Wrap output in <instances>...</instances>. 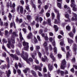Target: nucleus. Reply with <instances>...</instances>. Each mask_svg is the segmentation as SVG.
Returning <instances> with one entry per match:
<instances>
[{
	"label": "nucleus",
	"instance_id": "obj_1",
	"mask_svg": "<svg viewBox=\"0 0 77 77\" xmlns=\"http://www.w3.org/2000/svg\"><path fill=\"white\" fill-rule=\"evenodd\" d=\"M21 56L22 57L24 60L26 61V62L30 64V62H33V59L32 58H29L28 59V54L27 53H24V51H22V54H21Z\"/></svg>",
	"mask_w": 77,
	"mask_h": 77
},
{
	"label": "nucleus",
	"instance_id": "obj_2",
	"mask_svg": "<svg viewBox=\"0 0 77 77\" xmlns=\"http://www.w3.org/2000/svg\"><path fill=\"white\" fill-rule=\"evenodd\" d=\"M23 45L25 46L24 48V50H26V51H28L29 50V43L27 42H23Z\"/></svg>",
	"mask_w": 77,
	"mask_h": 77
},
{
	"label": "nucleus",
	"instance_id": "obj_3",
	"mask_svg": "<svg viewBox=\"0 0 77 77\" xmlns=\"http://www.w3.org/2000/svg\"><path fill=\"white\" fill-rule=\"evenodd\" d=\"M65 66H66V61H65V60H63L62 61L60 66L61 69H65Z\"/></svg>",
	"mask_w": 77,
	"mask_h": 77
},
{
	"label": "nucleus",
	"instance_id": "obj_4",
	"mask_svg": "<svg viewBox=\"0 0 77 77\" xmlns=\"http://www.w3.org/2000/svg\"><path fill=\"white\" fill-rule=\"evenodd\" d=\"M20 9V12H21V14L23 13V7L22 6H20L19 5L17 8V11H19Z\"/></svg>",
	"mask_w": 77,
	"mask_h": 77
},
{
	"label": "nucleus",
	"instance_id": "obj_5",
	"mask_svg": "<svg viewBox=\"0 0 77 77\" xmlns=\"http://www.w3.org/2000/svg\"><path fill=\"white\" fill-rule=\"evenodd\" d=\"M72 14L75 17V18L73 17L72 18V21H74V20H77V14H75L72 13Z\"/></svg>",
	"mask_w": 77,
	"mask_h": 77
},
{
	"label": "nucleus",
	"instance_id": "obj_6",
	"mask_svg": "<svg viewBox=\"0 0 77 77\" xmlns=\"http://www.w3.org/2000/svg\"><path fill=\"white\" fill-rule=\"evenodd\" d=\"M52 44L54 47V53H56V52L57 51V49H56V48L55 47V45L56 44V43H55V41H54L53 42H52Z\"/></svg>",
	"mask_w": 77,
	"mask_h": 77
},
{
	"label": "nucleus",
	"instance_id": "obj_7",
	"mask_svg": "<svg viewBox=\"0 0 77 77\" xmlns=\"http://www.w3.org/2000/svg\"><path fill=\"white\" fill-rule=\"evenodd\" d=\"M16 21L17 23H21L23 22V19H20L19 20L18 17H17L16 19Z\"/></svg>",
	"mask_w": 77,
	"mask_h": 77
},
{
	"label": "nucleus",
	"instance_id": "obj_8",
	"mask_svg": "<svg viewBox=\"0 0 77 77\" xmlns=\"http://www.w3.org/2000/svg\"><path fill=\"white\" fill-rule=\"evenodd\" d=\"M6 74L7 75V77H9L11 74V72L10 70H8V71H6Z\"/></svg>",
	"mask_w": 77,
	"mask_h": 77
},
{
	"label": "nucleus",
	"instance_id": "obj_9",
	"mask_svg": "<svg viewBox=\"0 0 77 77\" xmlns=\"http://www.w3.org/2000/svg\"><path fill=\"white\" fill-rule=\"evenodd\" d=\"M55 12H57V19L58 20H59V21H60V14L59 13V12L57 11V10H55Z\"/></svg>",
	"mask_w": 77,
	"mask_h": 77
},
{
	"label": "nucleus",
	"instance_id": "obj_10",
	"mask_svg": "<svg viewBox=\"0 0 77 77\" xmlns=\"http://www.w3.org/2000/svg\"><path fill=\"white\" fill-rule=\"evenodd\" d=\"M64 8H65V9H66V8H67V11H68L69 13H71V11L70 10V8L69 7H68L67 6V5H65L64 6Z\"/></svg>",
	"mask_w": 77,
	"mask_h": 77
},
{
	"label": "nucleus",
	"instance_id": "obj_11",
	"mask_svg": "<svg viewBox=\"0 0 77 77\" xmlns=\"http://www.w3.org/2000/svg\"><path fill=\"white\" fill-rule=\"evenodd\" d=\"M32 36H33L32 33L31 31H30L28 34V35L27 36V38L28 39H30V37H32Z\"/></svg>",
	"mask_w": 77,
	"mask_h": 77
},
{
	"label": "nucleus",
	"instance_id": "obj_12",
	"mask_svg": "<svg viewBox=\"0 0 77 77\" xmlns=\"http://www.w3.org/2000/svg\"><path fill=\"white\" fill-rule=\"evenodd\" d=\"M31 73L34 76V77H37V75H36V72L33 71V70H32L31 71Z\"/></svg>",
	"mask_w": 77,
	"mask_h": 77
},
{
	"label": "nucleus",
	"instance_id": "obj_13",
	"mask_svg": "<svg viewBox=\"0 0 77 77\" xmlns=\"http://www.w3.org/2000/svg\"><path fill=\"white\" fill-rule=\"evenodd\" d=\"M67 39H68V42L69 44H72V43H73V41L71 39L69 38H68Z\"/></svg>",
	"mask_w": 77,
	"mask_h": 77
},
{
	"label": "nucleus",
	"instance_id": "obj_14",
	"mask_svg": "<svg viewBox=\"0 0 77 77\" xmlns=\"http://www.w3.org/2000/svg\"><path fill=\"white\" fill-rule=\"evenodd\" d=\"M73 49L74 51H76L77 50V46L75 44H74Z\"/></svg>",
	"mask_w": 77,
	"mask_h": 77
},
{
	"label": "nucleus",
	"instance_id": "obj_15",
	"mask_svg": "<svg viewBox=\"0 0 77 77\" xmlns=\"http://www.w3.org/2000/svg\"><path fill=\"white\" fill-rule=\"evenodd\" d=\"M68 35L70 37H71V38H73V37H74V34H73V33L72 32H71L69 33Z\"/></svg>",
	"mask_w": 77,
	"mask_h": 77
},
{
	"label": "nucleus",
	"instance_id": "obj_16",
	"mask_svg": "<svg viewBox=\"0 0 77 77\" xmlns=\"http://www.w3.org/2000/svg\"><path fill=\"white\" fill-rule=\"evenodd\" d=\"M19 35H20V40L21 41H22V40H23V37L22 36V34H21V32L20 33Z\"/></svg>",
	"mask_w": 77,
	"mask_h": 77
},
{
	"label": "nucleus",
	"instance_id": "obj_17",
	"mask_svg": "<svg viewBox=\"0 0 77 77\" xmlns=\"http://www.w3.org/2000/svg\"><path fill=\"white\" fill-rule=\"evenodd\" d=\"M13 25L15 29H16V26H15V23H11L10 24V27H12L13 26Z\"/></svg>",
	"mask_w": 77,
	"mask_h": 77
},
{
	"label": "nucleus",
	"instance_id": "obj_18",
	"mask_svg": "<svg viewBox=\"0 0 77 77\" xmlns=\"http://www.w3.org/2000/svg\"><path fill=\"white\" fill-rule=\"evenodd\" d=\"M23 71L24 73H27V71H30V69L28 68H27L26 69L24 70Z\"/></svg>",
	"mask_w": 77,
	"mask_h": 77
},
{
	"label": "nucleus",
	"instance_id": "obj_19",
	"mask_svg": "<svg viewBox=\"0 0 77 77\" xmlns=\"http://www.w3.org/2000/svg\"><path fill=\"white\" fill-rule=\"evenodd\" d=\"M11 42L13 44H15V39L14 37H13V36H12Z\"/></svg>",
	"mask_w": 77,
	"mask_h": 77
},
{
	"label": "nucleus",
	"instance_id": "obj_20",
	"mask_svg": "<svg viewBox=\"0 0 77 77\" xmlns=\"http://www.w3.org/2000/svg\"><path fill=\"white\" fill-rule=\"evenodd\" d=\"M10 45H11V42L9 41L8 43L7 44V47L9 48H11L10 47Z\"/></svg>",
	"mask_w": 77,
	"mask_h": 77
},
{
	"label": "nucleus",
	"instance_id": "obj_21",
	"mask_svg": "<svg viewBox=\"0 0 77 77\" xmlns=\"http://www.w3.org/2000/svg\"><path fill=\"white\" fill-rule=\"evenodd\" d=\"M31 5H32V6H33V7L34 8V9L36 8V6H35V5L34 4H33V2L32 1V0H31Z\"/></svg>",
	"mask_w": 77,
	"mask_h": 77
},
{
	"label": "nucleus",
	"instance_id": "obj_22",
	"mask_svg": "<svg viewBox=\"0 0 77 77\" xmlns=\"http://www.w3.org/2000/svg\"><path fill=\"white\" fill-rule=\"evenodd\" d=\"M54 28H55V30L56 32L58 31V27L56 25L54 26Z\"/></svg>",
	"mask_w": 77,
	"mask_h": 77
},
{
	"label": "nucleus",
	"instance_id": "obj_23",
	"mask_svg": "<svg viewBox=\"0 0 77 77\" xmlns=\"http://www.w3.org/2000/svg\"><path fill=\"white\" fill-rule=\"evenodd\" d=\"M13 59H15L16 60H18L19 59V58L17 57V56L14 55Z\"/></svg>",
	"mask_w": 77,
	"mask_h": 77
},
{
	"label": "nucleus",
	"instance_id": "obj_24",
	"mask_svg": "<svg viewBox=\"0 0 77 77\" xmlns=\"http://www.w3.org/2000/svg\"><path fill=\"white\" fill-rule=\"evenodd\" d=\"M70 6L71 7V8H75V6H76V5H75V3H73V4H71L70 5Z\"/></svg>",
	"mask_w": 77,
	"mask_h": 77
},
{
	"label": "nucleus",
	"instance_id": "obj_25",
	"mask_svg": "<svg viewBox=\"0 0 77 77\" xmlns=\"http://www.w3.org/2000/svg\"><path fill=\"white\" fill-rule=\"evenodd\" d=\"M17 36V33L14 32H13V35L12 36H13V38H14V37H15V36Z\"/></svg>",
	"mask_w": 77,
	"mask_h": 77
},
{
	"label": "nucleus",
	"instance_id": "obj_26",
	"mask_svg": "<svg viewBox=\"0 0 77 77\" xmlns=\"http://www.w3.org/2000/svg\"><path fill=\"white\" fill-rule=\"evenodd\" d=\"M66 29L68 30V31H69L71 29V27L69 26H66Z\"/></svg>",
	"mask_w": 77,
	"mask_h": 77
},
{
	"label": "nucleus",
	"instance_id": "obj_27",
	"mask_svg": "<svg viewBox=\"0 0 77 77\" xmlns=\"http://www.w3.org/2000/svg\"><path fill=\"white\" fill-rule=\"evenodd\" d=\"M57 5L59 8H61V7H62V5L59 2L57 3Z\"/></svg>",
	"mask_w": 77,
	"mask_h": 77
},
{
	"label": "nucleus",
	"instance_id": "obj_28",
	"mask_svg": "<svg viewBox=\"0 0 77 77\" xmlns=\"http://www.w3.org/2000/svg\"><path fill=\"white\" fill-rule=\"evenodd\" d=\"M60 44L61 45H63V40H61V42H60Z\"/></svg>",
	"mask_w": 77,
	"mask_h": 77
},
{
	"label": "nucleus",
	"instance_id": "obj_29",
	"mask_svg": "<svg viewBox=\"0 0 77 77\" xmlns=\"http://www.w3.org/2000/svg\"><path fill=\"white\" fill-rule=\"evenodd\" d=\"M48 22L49 23V25H51V19H49L48 20Z\"/></svg>",
	"mask_w": 77,
	"mask_h": 77
},
{
	"label": "nucleus",
	"instance_id": "obj_30",
	"mask_svg": "<svg viewBox=\"0 0 77 77\" xmlns=\"http://www.w3.org/2000/svg\"><path fill=\"white\" fill-rule=\"evenodd\" d=\"M8 17L10 18V20H11V18H12V15L11 13H9Z\"/></svg>",
	"mask_w": 77,
	"mask_h": 77
},
{
	"label": "nucleus",
	"instance_id": "obj_31",
	"mask_svg": "<svg viewBox=\"0 0 77 77\" xmlns=\"http://www.w3.org/2000/svg\"><path fill=\"white\" fill-rule=\"evenodd\" d=\"M47 42H45L43 44V46H44V47H47Z\"/></svg>",
	"mask_w": 77,
	"mask_h": 77
},
{
	"label": "nucleus",
	"instance_id": "obj_32",
	"mask_svg": "<svg viewBox=\"0 0 77 77\" xmlns=\"http://www.w3.org/2000/svg\"><path fill=\"white\" fill-rule=\"evenodd\" d=\"M27 19L29 20H30L31 19V16L30 15H28L27 16Z\"/></svg>",
	"mask_w": 77,
	"mask_h": 77
},
{
	"label": "nucleus",
	"instance_id": "obj_33",
	"mask_svg": "<svg viewBox=\"0 0 77 77\" xmlns=\"http://www.w3.org/2000/svg\"><path fill=\"white\" fill-rule=\"evenodd\" d=\"M38 20H39V17H35V20L36 21H38V22L39 21Z\"/></svg>",
	"mask_w": 77,
	"mask_h": 77
},
{
	"label": "nucleus",
	"instance_id": "obj_34",
	"mask_svg": "<svg viewBox=\"0 0 77 77\" xmlns=\"http://www.w3.org/2000/svg\"><path fill=\"white\" fill-rule=\"evenodd\" d=\"M38 56H39V57L40 58H41V56H42V54H41V53H40V52H38Z\"/></svg>",
	"mask_w": 77,
	"mask_h": 77
},
{
	"label": "nucleus",
	"instance_id": "obj_35",
	"mask_svg": "<svg viewBox=\"0 0 77 77\" xmlns=\"http://www.w3.org/2000/svg\"><path fill=\"white\" fill-rule=\"evenodd\" d=\"M46 17H49L50 15V13H47L46 14Z\"/></svg>",
	"mask_w": 77,
	"mask_h": 77
},
{
	"label": "nucleus",
	"instance_id": "obj_36",
	"mask_svg": "<svg viewBox=\"0 0 77 77\" xmlns=\"http://www.w3.org/2000/svg\"><path fill=\"white\" fill-rule=\"evenodd\" d=\"M17 72L19 75L21 74V70L20 69H18L17 71Z\"/></svg>",
	"mask_w": 77,
	"mask_h": 77
},
{
	"label": "nucleus",
	"instance_id": "obj_37",
	"mask_svg": "<svg viewBox=\"0 0 77 77\" xmlns=\"http://www.w3.org/2000/svg\"><path fill=\"white\" fill-rule=\"evenodd\" d=\"M7 66H6V67H5L4 66H2L0 67V68H1V69H5V68H6Z\"/></svg>",
	"mask_w": 77,
	"mask_h": 77
},
{
	"label": "nucleus",
	"instance_id": "obj_38",
	"mask_svg": "<svg viewBox=\"0 0 77 77\" xmlns=\"http://www.w3.org/2000/svg\"><path fill=\"white\" fill-rule=\"evenodd\" d=\"M69 52H68L66 55V58H68V57H69Z\"/></svg>",
	"mask_w": 77,
	"mask_h": 77
},
{
	"label": "nucleus",
	"instance_id": "obj_39",
	"mask_svg": "<svg viewBox=\"0 0 77 77\" xmlns=\"http://www.w3.org/2000/svg\"><path fill=\"white\" fill-rule=\"evenodd\" d=\"M39 21H40V23H41V21H42V20H43L42 19V17H39Z\"/></svg>",
	"mask_w": 77,
	"mask_h": 77
},
{
	"label": "nucleus",
	"instance_id": "obj_40",
	"mask_svg": "<svg viewBox=\"0 0 77 77\" xmlns=\"http://www.w3.org/2000/svg\"><path fill=\"white\" fill-rule=\"evenodd\" d=\"M23 31L25 33H26V29L25 28H23L22 29Z\"/></svg>",
	"mask_w": 77,
	"mask_h": 77
},
{
	"label": "nucleus",
	"instance_id": "obj_41",
	"mask_svg": "<svg viewBox=\"0 0 77 77\" xmlns=\"http://www.w3.org/2000/svg\"><path fill=\"white\" fill-rule=\"evenodd\" d=\"M37 38L39 41H41V38H40V37L38 35L37 36Z\"/></svg>",
	"mask_w": 77,
	"mask_h": 77
},
{
	"label": "nucleus",
	"instance_id": "obj_42",
	"mask_svg": "<svg viewBox=\"0 0 77 77\" xmlns=\"http://www.w3.org/2000/svg\"><path fill=\"white\" fill-rule=\"evenodd\" d=\"M65 16L66 18H69V15L68 14H66Z\"/></svg>",
	"mask_w": 77,
	"mask_h": 77
},
{
	"label": "nucleus",
	"instance_id": "obj_43",
	"mask_svg": "<svg viewBox=\"0 0 77 77\" xmlns=\"http://www.w3.org/2000/svg\"><path fill=\"white\" fill-rule=\"evenodd\" d=\"M2 42L4 43H6L7 42V41L5 39H3L2 40Z\"/></svg>",
	"mask_w": 77,
	"mask_h": 77
},
{
	"label": "nucleus",
	"instance_id": "obj_44",
	"mask_svg": "<svg viewBox=\"0 0 77 77\" xmlns=\"http://www.w3.org/2000/svg\"><path fill=\"white\" fill-rule=\"evenodd\" d=\"M60 72L61 73V75H62V76H63V75L64 74V72H63V71H61Z\"/></svg>",
	"mask_w": 77,
	"mask_h": 77
},
{
	"label": "nucleus",
	"instance_id": "obj_45",
	"mask_svg": "<svg viewBox=\"0 0 77 77\" xmlns=\"http://www.w3.org/2000/svg\"><path fill=\"white\" fill-rule=\"evenodd\" d=\"M42 29H40L39 31V33H40V34H42Z\"/></svg>",
	"mask_w": 77,
	"mask_h": 77
},
{
	"label": "nucleus",
	"instance_id": "obj_46",
	"mask_svg": "<svg viewBox=\"0 0 77 77\" xmlns=\"http://www.w3.org/2000/svg\"><path fill=\"white\" fill-rule=\"evenodd\" d=\"M38 75H39L40 77H41V76H42V74L41 73L38 71Z\"/></svg>",
	"mask_w": 77,
	"mask_h": 77
},
{
	"label": "nucleus",
	"instance_id": "obj_47",
	"mask_svg": "<svg viewBox=\"0 0 77 77\" xmlns=\"http://www.w3.org/2000/svg\"><path fill=\"white\" fill-rule=\"evenodd\" d=\"M35 62L37 64H39V61L38 60H36V59H35Z\"/></svg>",
	"mask_w": 77,
	"mask_h": 77
},
{
	"label": "nucleus",
	"instance_id": "obj_48",
	"mask_svg": "<svg viewBox=\"0 0 77 77\" xmlns=\"http://www.w3.org/2000/svg\"><path fill=\"white\" fill-rule=\"evenodd\" d=\"M48 67L49 69H51V64H48Z\"/></svg>",
	"mask_w": 77,
	"mask_h": 77
},
{
	"label": "nucleus",
	"instance_id": "obj_49",
	"mask_svg": "<svg viewBox=\"0 0 77 77\" xmlns=\"http://www.w3.org/2000/svg\"><path fill=\"white\" fill-rule=\"evenodd\" d=\"M42 60L43 62H45V61H47V60H46L44 58H42Z\"/></svg>",
	"mask_w": 77,
	"mask_h": 77
},
{
	"label": "nucleus",
	"instance_id": "obj_50",
	"mask_svg": "<svg viewBox=\"0 0 77 77\" xmlns=\"http://www.w3.org/2000/svg\"><path fill=\"white\" fill-rule=\"evenodd\" d=\"M71 4H73V3H75V1L74 0H71Z\"/></svg>",
	"mask_w": 77,
	"mask_h": 77
},
{
	"label": "nucleus",
	"instance_id": "obj_51",
	"mask_svg": "<svg viewBox=\"0 0 77 77\" xmlns=\"http://www.w3.org/2000/svg\"><path fill=\"white\" fill-rule=\"evenodd\" d=\"M70 71L72 72H74V69L73 68H72L71 69Z\"/></svg>",
	"mask_w": 77,
	"mask_h": 77
},
{
	"label": "nucleus",
	"instance_id": "obj_52",
	"mask_svg": "<svg viewBox=\"0 0 77 77\" xmlns=\"http://www.w3.org/2000/svg\"><path fill=\"white\" fill-rule=\"evenodd\" d=\"M20 3H21L22 5H24V1L23 0H21L20 1Z\"/></svg>",
	"mask_w": 77,
	"mask_h": 77
},
{
	"label": "nucleus",
	"instance_id": "obj_53",
	"mask_svg": "<svg viewBox=\"0 0 77 77\" xmlns=\"http://www.w3.org/2000/svg\"><path fill=\"white\" fill-rule=\"evenodd\" d=\"M75 58H73L72 60V62H75Z\"/></svg>",
	"mask_w": 77,
	"mask_h": 77
},
{
	"label": "nucleus",
	"instance_id": "obj_54",
	"mask_svg": "<svg viewBox=\"0 0 77 77\" xmlns=\"http://www.w3.org/2000/svg\"><path fill=\"white\" fill-rule=\"evenodd\" d=\"M2 48L3 49H4V50H5V51H6V48H5V47L4 45L2 46Z\"/></svg>",
	"mask_w": 77,
	"mask_h": 77
},
{
	"label": "nucleus",
	"instance_id": "obj_55",
	"mask_svg": "<svg viewBox=\"0 0 77 77\" xmlns=\"http://www.w3.org/2000/svg\"><path fill=\"white\" fill-rule=\"evenodd\" d=\"M73 32L74 33H75V28H74L72 30Z\"/></svg>",
	"mask_w": 77,
	"mask_h": 77
},
{
	"label": "nucleus",
	"instance_id": "obj_56",
	"mask_svg": "<svg viewBox=\"0 0 77 77\" xmlns=\"http://www.w3.org/2000/svg\"><path fill=\"white\" fill-rule=\"evenodd\" d=\"M8 31L7 30H6L5 31V35L6 36H7V35H8Z\"/></svg>",
	"mask_w": 77,
	"mask_h": 77
},
{
	"label": "nucleus",
	"instance_id": "obj_57",
	"mask_svg": "<svg viewBox=\"0 0 77 77\" xmlns=\"http://www.w3.org/2000/svg\"><path fill=\"white\" fill-rule=\"evenodd\" d=\"M44 38L45 40H47L48 39V37H47V36H45Z\"/></svg>",
	"mask_w": 77,
	"mask_h": 77
},
{
	"label": "nucleus",
	"instance_id": "obj_58",
	"mask_svg": "<svg viewBox=\"0 0 77 77\" xmlns=\"http://www.w3.org/2000/svg\"><path fill=\"white\" fill-rule=\"evenodd\" d=\"M9 56H11V57H13V58H14V55L12 54H9Z\"/></svg>",
	"mask_w": 77,
	"mask_h": 77
},
{
	"label": "nucleus",
	"instance_id": "obj_59",
	"mask_svg": "<svg viewBox=\"0 0 77 77\" xmlns=\"http://www.w3.org/2000/svg\"><path fill=\"white\" fill-rule=\"evenodd\" d=\"M34 41L35 42V43H36L37 42V41H38V40H37V39L35 38H34Z\"/></svg>",
	"mask_w": 77,
	"mask_h": 77
},
{
	"label": "nucleus",
	"instance_id": "obj_60",
	"mask_svg": "<svg viewBox=\"0 0 77 77\" xmlns=\"http://www.w3.org/2000/svg\"><path fill=\"white\" fill-rule=\"evenodd\" d=\"M57 56L59 58H61V57H62V55L59 54H58Z\"/></svg>",
	"mask_w": 77,
	"mask_h": 77
},
{
	"label": "nucleus",
	"instance_id": "obj_61",
	"mask_svg": "<svg viewBox=\"0 0 77 77\" xmlns=\"http://www.w3.org/2000/svg\"><path fill=\"white\" fill-rule=\"evenodd\" d=\"M66 49L67 50H69V46H66Z\"/></svg>",
	"mask_w": 77,
	"mask_h": 77
},
{
	"label": "nucleus",
	"instance_id": "obj_62",
	"mask_svg": "<svg viewBox=\"0 0 77 77\" xmlns=\"http://www.w3.org/2000/svg\"><path fill=\"white\" fill-rule=\"evenodd\" d=\"M72 9L74 11H77V8H76L75 7H74Z\"/></svg>",
	"mask_w": 77,
	"mask_h": 77
},
{
	"label": "nucleus",
	"instance_id": "obj_63",
	"mask_svg": "<svg viewBox=\"0 0 77 77\" xmlns=\"http://www.w3.org/2000/svg\"><path fill=\"white\" fill-rule=\"evenodd\" d=\"M49 41L50 42H51L52 41H53V38L52 37H50L49 38Z\"/></svg>",
	"mask_w": 77,
	"mask_h": 77
},
{
	"label": "nucleus",
	"instance_id": "obj_64",
	"mask_svg": "<svg viewBox=\"0 0 77 77\" xmlns=\"http://www.w3.org/2000/svg\"><path fill=\"white\" fill-rule=\"evenodd\" d=\"M32 57L33 59H35V55H34V54L32 53Z\"/></svg>",
	"mask_w": 77,
	"mask_h": 77
}]
</instances>
